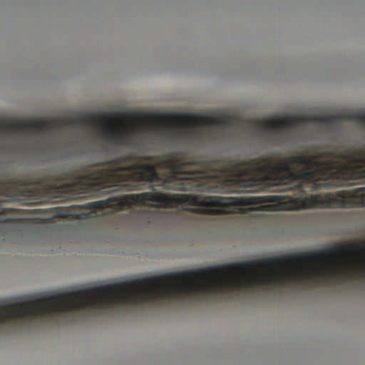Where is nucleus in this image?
<instances>
[{
	"label": "nucleus",
	"instance_id": "nucleus-7",
	"mask_svg": "<svg viewBox=\"0 0 365 365\" xmlns=\"http://www.w3.org/2000/svg\"><path fill=\"white\" fill-rule=\"evenodd\" d=\"M104 117L98 118L96 115H91L89 117L80 118L76 120L77 123H81L83 124H93L99 123L104 120Z\"/></svg>",
	"mask_w": 365,
	"mask_h": 365
},
{
	"label": "nucleus",
	"instance_id": "nucleus-9",
	"mask_svg": "<svg viewBox=\"0 0 365 365\" xmlns=\"http://www.w3.org/2000/svg\"><path fill=\"white\" fill-rule=\"evenodd\" d=\"M349 118L351 120L357 121L359 123L365 124V114L364 113L352 114L349 116Z\"/></svg>",
	"mask_w": 365,
	"mask_h": 365
},
{
	"label": "nucleus",
	"instance_id": "nucleus-11",
	"mask_svg": "<svg viewBox=\"0 0 365 365\" xmlns=\"http://www.w3.org/2000/svg\"><path fill=\"white\" fill-rule=\"evenodd\" d=\"M206 121L207 123H210L212 124H215V125H221L224 123L221 118H216L215 119H211L210 118H206Z\"/></svg>",
	"mask_w": 365,
	"mask_h": 365
},
{
	"label": "nucleus",
	"instance_id": "nucleus-4",
	"mask_svg": "<svg viewBox=\"0 0 365 365\" xmlns=\"http://www.w3.org/2000/svg\"><path fill=\"white\" fill-rule=\"evenodd\" d=\"M60 120L57 119L49 120L43 123L32 122L29 124L15 123L11 126L14 132H34L36 133H45L48 129L58 126Z\"/></svg>",
	"mask_w": 365,
	"mask_h": 365
},
{
	"label": "nucleus",
	"instance_id": "nucleus-5",
	"mask_svg": "<svg viewBox=\"0 0 365 365\" xmlns=\"http://www.w3.org/2000/svg\"><path fill=\"white\" fill-rule=\"evenodd\" d=\"M103 137L107 141L117 145H134L135 144V140L131 133L115 130L110 126L104 128Z\"/></svg>",
	"mask_w": 365,
	"mask_h": 365
},
{
	"label": "nucleus",
	"instance_id": "nucleus-12",
	"mask_svg": "<svg viewBox=\"0 0 365 365\" xmlns=\"http://www.w3.org/2000/svg\"><path fill=\"white\" fill-rule=\"evenodd\" d=\"M9 183H10V182H9V180L6 179H1L0 180V187H4Z\"/></svg>",
	"mask_w": 365,
	"mask_h": 365
},
{
	"label": "nucleus",
	"instance_id": "nucleus-3",
	"mask_svg": "<svg viewBox=\"0 0 365 365\" xmlns=\"http://www.w3.org/2000/svg\"><path fill=\"white\" fill-rule=\"evenodd\" d=\"M365 207V187L325 194V208Z\"/></svg>",
	"mask_w": 365,
	"mask_h": 365
},
{
	"label": "nucleus",
	"instance_id": "nucleus-10",
	"mask_svg": "<svg viewBox=\"0 0 365 365\" xmlns=\"http://www.w3.org/2000/svg\"><path fill=\"white\" fill-rule=\"evenodd\" d=\"M314 121H317V122H319V123H325V124H328V123H330L331 122V118L330 116H316L314 117Z\"/></svg>",
	"mask_w": 365,
	"mask_h": 365
},
{
	"label": "nucleus",
	"instance_id": "nucleus-1",
	"mask_svg": "<svg viewBox=\"0 0 365 365\" xmlns=\"http://www.w3.org/2000/svg\"><path fill=\"white\" fill-rule=\"evenodd\" d=\"M279 200L280 197L277 195L236 197L187 194L168 195L165 193L145 192L91 202L87 203L86 207L99 210L111 208L114 211H120L126 210L130 205H136L163 208H175L182 206L185 210L199 214L219 215L243 212L244 206L277 202Z\"/></svg>",
	"mask_w": 365,
	"mask_h": 365
},
{
	"label": "nucleus",
	"instance_id": "nucleus-8",
	"mask_svg": "<svg viewBox=\"0 0 365 365\" xmlns=\"http://www.w3.org/2000/svg\"><path fill=\"white\" fill-rule=\"evenodd\" d=\"M165 133L168 138L175 139L177 137L178 130L174 126L168 125L167 127Z\"/></svg>",
	"mask_w": 365,
	"mask_h": 365
},
{
	"label": "nucleus",
	"instance_id": "nucleus-14",
	"mask_svg": "<svg viewBox=\"0 0 365 365\" xmlns=\"http://www.w3.org/2000/svg\"><path fill=\"white\" fill-rule=\"evenodd\" d=\"M361 262H365L364 258H361Z\"/></svg>",
	"mask_w": 365,
	"mask_h": 365
},
{
	"label": "nucleus",
	"instance_id": "nucleus-6",
	"mask_svg": "<svg viewBox=\"0 0 365 365\" xmlns=\"http://www.w3.org/2000/svg\"><path fill=\"white\" fill-rule=\"evenodd\" d=\"M295 123L294 119L282 120L279 121H261L257 124L260 130L265 132H273L274 133H280L282 130L293 125Z\"/></svg>",
	"mask_w": 365,
	"mask_h": 365
},
{
	"label": "nucleus",
	"instance_id": "nucleus-2",
	"mask_svg": "<svg viewBox=\"0 0 365 365\" xmlns=\"http://www.w3.org/2000/svg\"><path fill=\"white\" fill-rule=\"evenodd\" d=\"M351 180L365 181V149L323 151L316 155L302 154V184H312L314 191L332 186L331 182L319 180L337 181L334 185L341 187ZM302 192H306L302 189Z\"/></svg>",
	"mask_w": 365,
	"mask_h": 365
},
{
	"label": "nucleus",
	"instance_id": "nucleus-13",
	"mask_svg": "<svg viewBox=\"0 0 365 365\" xmlns=\"http://www.w3.org/2000/svg\"><path fill=\"white\" fill-rule=\"evenodd\" d=\"M68 173H65V174L63 175V177H64L65 178H68Z\"/></svg>",
	"mask_w": 365,
	"mask_h": 365
}]
</instances>
